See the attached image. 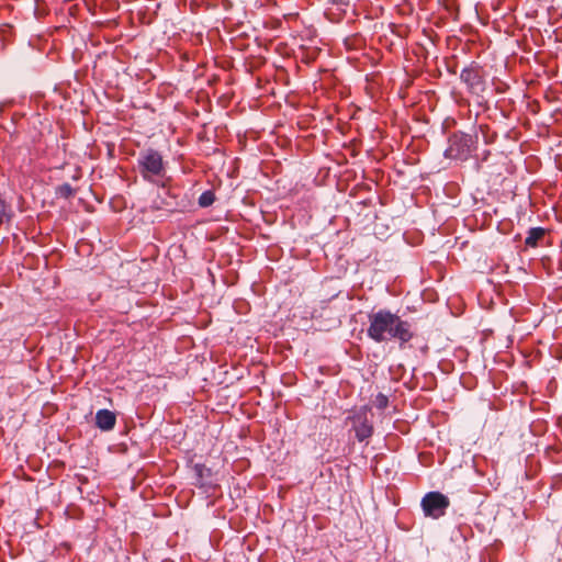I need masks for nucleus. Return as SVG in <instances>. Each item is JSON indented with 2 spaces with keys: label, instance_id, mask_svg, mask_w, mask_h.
Returning <instances> with one entry per match:
<instances>
[{
  "label": "nucleus",
  "instance_id": "obj_6",
  "mask_svg": "<svg viewBox=\"0 0 562 562\" xmlns=\"http://www.w3.org/2000/svg\"><path fill=\"white\" fill-rule=\"evenodd\" d=\"M460 78L468 86L471 92L480 93L484 90L485 82L483 75L477 67L464 68L461 71Z\"/></svg>",
  "mask_w": 562,
  "mask_h": 562
},
{
  "label": "nucleus",
  "instance_id": "obj_9",
  "mask_svg": "<svg viewBox=\"0 0 562 562\" xmlns=\"http://www.w3.org/2000/svg\"><path fill=\"white\" fill-rule=\"evenodd\" d=\"M214 200H215V198H214L213 192L205 191L199 198V205L202 207L210 206L213 204Z\"/></svg>",
  "mask_w": 562,
  "mask_h": 562
},
{
  "label": "nucleus",
  "instance_id": "obj_4",
  "mask_svg": "<svg viewBox=\"0 0 562 562\" xmlns=\"http://www.w3.org/2000/svg\"><path fill=\"white\" fill-rule=\"evenodd\" d=\"M420 506L426 517L438 519L445 516L450 506V499L440 492H428L422 498Z\"/></svg>",
  "mask_w": 562,
  "mask_h": 562
},
{
  "label": "nucleus",
  "instance_id": "obj_7",
  "mask_svg": "<svg viewBox=\"0 0 562 562\" xmlns=\"http://www.w3.org/2000/svg\"><path fill=\"white\" fill-rule=\"evenodd\" d=\"M116 423V416L109 409H100L95 414V425L101 430H111L114 428Z\"/></svg>",
  "mask_w": 562,
  "mask_h": 562
},
{
  "label": "nucleus",
  "instance_id": "obj_8",
  "mask_svg": "<svg viewBox=\"0 0 562 562\" xmlns=\"http://www.w3.org/2000/svg\"><path fill=\"white\" fill-rule=\"evenodd\" d=\"M546 235V229L542 227H533L530 228L528 235L525 239V244L528 247H536L538 241L542 239Z\"/></svg>",
  "mask_w": 562,
  "mask_h": 562
},
{
  "label": "nucleus",
  "instance_id": "obj_1",
  "mask_svg": "<svg viewBox=\"0 0 562 562\" xmlns=\"http://www.w3.org/2000/svg\"><path fill=\"white\" fill-rule=\"evenodd\" d=\"M368 319L369 326L367 328V335L375 342H385L396 339L400 341V345L403 346L414 337L411 324L389 310H380L375 313H371Z\"/></svg>",
  "mask_w": 562,
  "mask_h": 562
},
{
  "label": "nucleus",
  "instance_id": "obj_3",
  "mask_svg": "<svg viewBox=\"0 0 562 562\" xmlns=\"http://www.w3.org/2000/svg\"><path fill=\"white\" fill-rule=\"evenodd\" d=\"M477 137L470 134H453L445 151L447 158L467 160L476 148Z\"/></svg>",
  "mask_w": 562,
  "mask_h": 562
},
{
  "label": "nucleus",
  "instance_id": "obj_10",
  "mask_svg": "<svg viewBox=\"0 0 562 562\" xmlns=\"http://www.w3.org/2000/svg\"><path fill=\"white\" fill-rule=\"evenodd\" d=\"M376 406L381 409L385 408L389 404V398L386 395L379 393L375 397Z\"/></svg>",
  "mask_w": 562,
  "mask_h": 562
},
{
  "label": "nucleus",
  "instance_id": "obj_5",
  "mask_svg": "<svg viewBox=\"0 0 562 562\" xmlns=\"http://www.w3.org/2000/svg\"><path fill=\"white\" fill-rule=\"evenodd\" d=\"M369 411L368 406H363L348 418L352 422V430L359 441L367 440L373 434V426L368 418Z\"/></svg>",
  "mask_w": 562,
  "mask_h": 562
},
{
  "label": "nucleus",
  "instance_id": "obj_2",
  "mask_svg": "<svg viewBox=\"0 0 562 562\" xmlns=\"http://www.w3.org/2000/svg\"><path fill=\"white\" fill-rule=\"evenodd\" d=\"M137 166L142 177L148 181L164 177L166 172L161 154L153 148H147L139 153Z\"/></svg>",
  "mask_w": 562,
  "mask_h": 562
},
{
  "label": "nucleus",
  "instance_id": "obj_11",
  "mask_svg": "<svg viewBox=\"0 0 562 562\" xmlns=\"http://www.w3.org/2000/svg\"><path fill=\"white\" fill-rule=\"evenodd\" d=\"M9 217V206L8 204L0 198V223Z\"/></svg>",
  "mask_w": 562,
  "mask_h": 562
}]
</instances>
